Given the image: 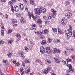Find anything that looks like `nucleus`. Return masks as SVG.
Masks as SVG:
<instances>
[{"label": "nucleus", "mask_w": 75, "mask_h": 75, "mask_svg": "<svg viewBox=\"0 0 75 75\" xmlns=\"http://www.w3.org/2000/svg\"><path fill=\"white\" fill-rule=\"evenodd\" d=\"M16 36V37H17L18 38H21V36H20V35L19 33L17 34Z\"/></svg>", "instance_id": "nucleus-20"}, {"label": "nucleus", "mask_w": 75, "mask_h": 75, "mask_svg": "<svg viewBox=\"0 0 75 75\" xmlns=\"http://www.w3.org/2000/svg\"><path fill=\"white\" fill-rule=\"evenodd\" d=\"M24 52H21L20 53V56L22 59H24L25 58V56H24Z\"/></svg>", "instance_id": "nucleus-5"}, {"label": "nucleus", "mask_w": 75, "mask_h": 75, "mask_svg": "<svg viewBox=\"0 0 75 75\" xmlns=\"http://www.w3.org/2000/svg\"><path fill=\"white\" fill-rule=\"evenodd\" d=\"M52 30H53V31L54 33H55L57 32V29L55 28H52Z\"/></svg>", "instance_id": "nucleus-27"}, {"label": "nucleus", "mask_w": 75, "mask_h": 75, "mask_svg": "<svg viewBox=\"0 0 75 75\" xmlns=\"http://www.w3.org/2000/svg\"><path fill=\"white\" fill-rule=\"evenodd\" d=\"M48 72V71L47 70H45L43 71L44 74H47Z\"/></svg>", "instance_id": "nucleus-31"}, {"label": "nucleus", "mask_w": 75, "mask_h": 75, "mask_svg": "<svg viewBox=\"0 0 75 75\" xmlns=\"http://www.w3.org/2000/svg\"><path fill=\"white\" fill-rule=\"evenodd\" d=\"M19 5L21 8V10H23L24 9V6H23V5L21 4V3H19Z\"/></svg>", "instance_id": "nucleus-12"}, {"label": "nucleus", "mask_w": 75, "mask_h": 75, "mask_svg": "<svg viewBox=\"0 0 75 75\" xmlns=\"http://www.w3.org/2000/svg\"><path fill=\"white\" fill-rule=\"evenodd\" d=\"M38 23L39 24H41V23H42V21H41V20L40 19H38Z\"/></svg>", "instance_id": "nucleus-22"}, {"label": "nucleus", "mask_w": 75, "mask_h": 75, "mask_svg": "<svg viewBox=\"0 0 75 75\" xmlns=\"http://www.w3.org/2000/svg\"><path fill=\"white\" fill-rule=\"evenodd\" d=\"M57 49H55V50H54L53 52L54 54H55V53L57 52Z\"/></svg>", "instance_id": "nucleus-47"}, {"label": "nucleus", "mask_w": 75, "mask_h": 75, "mask_svg": "<svg viewBox=\"0 0 75 75\" xmlns=\"http://www.w3.org/2000/svg\"><path fill=\"white\" fill-rule=\"evenodd\" d=\"M32 26L33 27H36V25L35 24L32 25Z\"/></svg>", "instance_id": "nucleus-60"}, {"label": "nucleus", "mask_w": 75, "mask_h": 75, "mask_svg": "<svg viewBox=\"0 0 75 75\" xmlns=\"http://www.w3.org/2000/svg\"><path fill=\"white\" fill-rule=\"evenodd\" d=\"M23 71V68H21L20 70V72H22Z\"/></svg>", "instance_id": "nucleus-59"}, {"label": "nucleus", "mask_w": 75, "mask_h": 75, "mask_svg": "<svg viewBox=\"0 0 75 75\" xmlns=\"http://www.w3.org/2000/svg\"><path fill=\"white\" fill-rule=\"evenodd\" d=\"M28 14L29 17L30 19H31V16L32 18L34 19V20H35L36 19V17H37L38 16H34V15H33V13H31L30 11H29L28 12Z\"/></svg>", "instance_id": "nucleus-3"}, {"label": "nucleus", "mask_w": 75, "mask_h": 75, "mask_svg": "<svg viewBox=\"0 0 75 75\" xmlns=\"http://www.w3.org/2000/svg\"><path fill=\"white\" fill-rule=\"evenodd\" d=\"M35 33L36 34H37L38 35H41V34H42V32H41V31H40L36 32Z\"/></svg>", "instance_id": "nucleus-14"}, {"label": "nucleus", "mask_w": 75, "mask_h": 75, "mask_svg": "<svg viewBox=\"0 0 75 75\" xmlns=\"http://www.w3.org/2000/svg\"><path fill=\"white\" fill-rule=\"evenodd\" d=\"M16 16H17V17H20L21 16V15H20V14H18V13L16 14Z\"/></svg>", "instance_id": "nucleus-44"}, {"label": "nucleus", "mask_w": 75, "mask_h": 75, "mask_svg": "<svg viewBox=\"0 0 75 75\" xmlns=\"http://www.w3.org/2000/svg\"><path fill=\"white\" fill-rule=\"evenodd\" d=\"M48 41L49 42H51V41H52V40H51V38H49L48 39Z\"/></svg>", "instance_id": "nucleus-58"}, {"label": "nucleus", "mask_w": 75, "mask_h": 75, "mask_svg": "<svg viewBox=\"0 0 75 75\" xmlns=\"http://www.w3.org/2000/svg\"><path fill=\"white\" fill-rule=\"evenodd\" d=\"M57 13L56 12V11H54L53 12V15H55V14H56Z\"/></svg>", "instance_id": "nucleus-57"}, {"label": "nucleus", "mask_w": 75, "mask_h": 75, "mask_svg": "<svg viewBox=\"0 0 75 75\" xmlns=\"http://www.w3.org/2000/svg\"><path fill=\"white\" fill-rule=\"evenodd\" d=\"M20 40V38H18V39H16V43H18V41H19Z\"/></svg>", "instance_id": "nucleus-37"}, {"label": "nucleus", "mask_w": 75, "mask_h": 75, "mask_svg": "<svg viewBox=\"0 0 75 75\" xmlns=\"http://www.w3.org/2000/svg\"><path fill=\"white\" fill-rule=\"evenodd\" d=\"M13 40H9L8 41V43L9 44H11L13 43Z\"/></svg>", "instance_id": "nucleus-17"}, {"label": "nucleus", "mask_w": 75, "mask_h": 75, "mask_svg": "<svg viewBox=\"0 0 75 75\" xmlns=\"http://www.w3.org/2000/svg\"><path fill=\"white\" fill-rule=\"evenodd\" d=\"M19 65H20V64H19V63H17L15 64V66L16 67H17Z\"/></svg>", "instance_id": "nucleus-48"}, {"label": "nucleus", "mask_w": 75, "mask_h": 75, "mask_svg": "<svg viewBox=\"0 0 75 75\" xmlns=\"http://www.w3.org/2000/svg\"><path fill=\"white\" fill-rule=\"evenodd\" d=\"M40 51L42 54H44L46 52V50H45V48L44 46H41L40 49Z\"/></svg>", "instance_id": "nucleus-4"}, {"label": "nucleus", "mask_w": 75, "mask_h": 75, "mask_svg": "<svg viewBox=\"0 0 75 75\" xmlns=\"http://www.w3.org/2000/svg\"><path fill=\"white\" fill-rule=\"evenodd\" d=\"M72 28L71 27V26H69V28L68 30H66L65 31V33L66 34H69L70 33L72 34Z\"/></svg>", "instance_id": "nucleus-2"}, {"label": "nucleus", "mask_w": 75, "mask_h": 75, "mask_svg": "<svg viewBox=\"0 0 75 75\" xmlns=\"http://www.w3.org/2000/svg\"><path fill=\"white\" fill-rule=\"evenodd\" d=\"M25 48L26 51H28L29 50V48L27 47H25Z\"/></svg>", "instance_id": "nucleus-41"}, {"label": "nucleus", "mask_w": 75, "mask_h": 75, "mask_svg": "<svg viewBox=\"0 0 75 75\" xmlns=\"http://www.w3.org/2000/svg\"><path fill=\"white\" fill-rule=\"evenodd\" d=\"M56 41H57V42L59 43V42H61V40H60L58 39H57L56 40Z\"/></svg>", "instance_id": "nucleus-54"}, {"label": "nucleus", "mask_w": 75, "mask_h": 75, "mask_svg": "<svg viewBox=\"0 0 75 75\" xmlns=\"http://www.w3.org/2000/svg\"><path fill=\"white\" fill-rule=\"evenodd\" d=\"M48 33V29H45L42 31V34H47Z\"/></svg>", "instance_id": "nucleus-11"}, {"label": "nucleus", "mask_w": 75, "mask_h": 75, "mask_svg": "<svg viewBox=\"0 0 75 75\" xmlns=\"http://www.w3.org/2000/svg\"><path fill=\"white\" fill-rule=\"evenodd\" d=\"M0 2H6V0H0Z\"/></svg>", "instance_id": "nucleus-49"}, {"label": "nucleus", "mask_w": 75, "mask_h": 75, "mask_svg": "<svg viewBox=\"0 0 75 75\" xmlns=\"http://www.w3.org/2000/svg\"><path fill=\"white\" fill-rule=\"evenodd\" d=\"M52 17V15H50L49 16V17H48V18L49 19H51Z\"/></svg>", "instance_id": "nucleus-40"}, {"label": "nucleus", "mask_w": 75, "mask_h": 75, "mask_svg": "<svg viewBox=\"0 0 75 75\" xmlns=\"http://www.w3.org/2000/svg\"><path fill=\"white\" fill-rule=\"evenodd\" d=\"M54 9H52L51 10V11L52 12H52H54Z\"/></svg>", "instance_id": "nucleus-61"}, {"label": "nucleus", "mask_w": 75, "mask_h": 75, "mask_svg": "<svg viewBox=\"0 0 75 75\" xmlns=\"http://www.w3.org/2000/svg\"><path fill=\"white\" fill-rule=\"evenodd\" d=\"M37 74H38V75H42V74L41 73H39V72H38V73H37Z\"/></svg>", "instance_id": "nucleus-64"}, {"label": "nucleus", "mask_w": 75, "mask_h": 75, "mask_svg": "<svg viewBox=\"0 0 75 75\" xmlns=\"http://www.w3.org/2000/svg\"><path fill=\"white\" fill-rule=\"evenodd\" d=\"M62 22V24L63 25H66V23H67V20L65 19H63L61 21Z\"/></svg>", "instance_id": "nucleus-6"}, {"label": "nucleus", "mask_w": 75, "mask_h": 75, "mask_svg": "<svg viewBox=\"0 0 75 75\" xmlns=\"http://www.w3.org/2000/svg\"><path fill=\"white\" fill-rule=\"evenodd\" d=\"M66 60L67 61V62H72V59H66Z\"/></svg>", "instance_id": "nucleus-28"}, {"label": "nucleus", "mask_w": 75, "mask_h": 75, "mask_svg": "<svg viewBox=\"0 0 75 75\" xmlns=\"http://www.w3.org/2000/svg\"><path fill=\"white\" fill-rule=\"evenodd\" d=\"M62 62L63 63H64V64H68V62L67 61H64V60H63L62 61Z\"/></svg>", "instance_id": "nucleus-25"}, {"label": "nucleus", "mask_w": 75, "mask_h": 75, "mask_svg": "<svg viewBox=\"0 0 75 75\" xmlns=\"http://www.w3.org/2000/svg\"><path fill=\"white\" fill-rule=\"evenodd\" d=\"M45 62H46L47 64H51V61L50 60H45Z\"/></svg>", "instance_id": "nucleus-16"}, {"label": "nucleus", "mask_w": 75, "mask_h": 75, "mask_svg": "<svg viewBox=\"0 0 75 75\" xmlns=\"http://www.w3.org/2000/svg\"><path fill=\"white\" fill-rule=\"evenodd\" d=\"M3 61L4 63H6V62H7V61L6 60H3Z\"/></svg>", "instance_id": "nucleus-55"}, {"label": "nucleus", "mask_w": 75, "mask_h": 75, "mask_svg": "<svg viewBox=\"0 0 75 75\" xmlns=\"http://www.w3.org/2000/svg\"><path fill=\"white\" fill-rule=\"evenodd\" d=\"M13 9L15 11H18L19 10V7L17 6H15L13 8Z\"/></svg>", "instance_id": "nucleus-9"}, {"label": "nucleus", "mask_w": 75, "mask_h": 75, "mask_svg": "<svg viewBox=\"0 0 75 75\" xmlns=\"http://www.w3.org/2000/svg\"><path fill=\"white\" fill-rule=\"evenodd\" d=\"M39 64L40 65H43V63L41 61L39 62Z\"/></svg>", "instance_id": "nucleus-51"}, {"label": "nucleus", "mask_w": 75, "mask_h": 75, "mask_svg": "<svg viewBox=\"0 0 75 75\" xmlns=\"http://www.w3.org/2000/svg\"><path fill=\"white\" fill-rule=\"evenodd\" d=\"M66 16L67 18H71L72 17V15L70 12H67L66 14Z\"/></svg>", "instance_id": "nucleus-7"}, {"label": "nucleus", "mask_w": 75, "mask_h": 75, "mask_svg": "<svg viewBox=\"0 0 75 75\" xmlns=\"http://www.w3.org/2000/svg\"><path fill=\"white\" fill-rule=\"evenodd\" d=\"M72 34H71V33H70L69 34H66L65 35V37L67 39H68L69 38V37H71V36L72 35Z\"/></svg>", "instance_id": "nucleus-8"}, {"label": "nucleus", "mask_w": 75, "mask_h": 75, "mask_svg": "<svg viewBox=\"0 0 75 75\" xmlns=\"http://www.w3.org/2000/svg\"><path fill=\"white\" fill-rule=\"evenodd\" d=\"M1 27L2 28V29H3V30H4V26H1Z\"/></svg>", "instance_id": "nucleus-63"}, {"label": "nucleus", "mask_w": 75, "mask_h": 75, "mask_svg": "<svg viewBox=\"0 0 75 75\" xmlns=\"http://www.w3.org/2000/svg\"><path fill=\"white\" fill-rule=\"evenodd\" d=\"M24 62L25 63H30V62L28 61V60L26 59L25 60Z\"/></svg>", "instance_id": "nucleus-34"}, {"label": "nucleus", "mask_w": 75, "mask_h": 75, "mask_svg": "<svg viewBox=\"0 0 75 75\" xmlns=\"http://www.w3.org/2000/svg\"><path fill=\"white\" fill-rule=\"evenodd\" d=\"M12 23L13 24H17V20L16 19H13L12 20Z\"/></svg>", "instance_id": "nucleus-19"}, {"label": "nucleus", "mask_w": 75, "mask_h": 75, "mask_svg": "<svg viewBox=\"0 0 75 75\" xmlns=\"http://www.w3.org/2000/svg\"><path fill=\"white\" fill-rule=\"evenodd\" d=\"M30 3L31 4H34V1L33 0H30Z\"/></svg>", "instance_id": "nucleus-29"}, {"label": "nucleus", "mask_w": 75, "mask_h": 75, "mask_svg": "<svg viewBox=\"0 0 75 75\" xmlns=\"http://www.w3.org/2000/svg\"><path fill=\"white\" fill-rule=\"evenodd\" d=\"M0 24H1V25H0L1 27V26H3V23H2V22H1Z\"/></svg>", "instance_id": "nucleus-62"}, {"label": "nucleus", "mask_w": 75, "mask_h": 75, "mask_svg": "<svg viewBox=\"0 0 75 75\" xmlns=\"http://www.w3.org/2000/svg\"><path fill=\"white\" fill-rule=\"evenodd\" d=\"M11 1H12L13 3H16L17 1L16 0H11Z\"/></svg>", "instance_id": "nucleus-45"}, {"label": "nucleus", "mask_w": 75, "mask_h": 75, "mask_svg": "<svg viewBox=\"0 0 75 75\" xmlns=\"http://www.w3.org/2000/svg\"><path fill=\"white\" fill-rule=\"evenodd\" d=\"M12 62H13V64H16V60H14L12 61Z\"/></svg>", "instance_id": "nucleus-56"}, {"label": "nucleus", "mask_w": 75, "mask_h": 75, "mask_svg": "<svg viewBox=\"0 0 75 75\" xmlns=\"http://www.w3.org/2000/svg\"><path fill=\"white\" fill-rule=\"evenodd\" d=\"M43 18L45 20H47V17H46L45 16H43Z\"/></svg>", "instance_id": "nucleus-50"}, {"label": "nucleus", "mask_w": 75, "mask_h": 75, "mask_svg": "<svg viewBox=\"0 0 75 75\" xmlns=\"http://www.w3.org/2000/svg\"><path fill=\"white\" fill-rule=\"evenodd\" d=\"M0 44H4V41L1 40H0Z\"/></svg>", "instance_id": "nucleus-33"}, {"label": "nucleus", "mask_w": 75, "mask_h": 75, "mask_svg": "<svg viewBox=\"0 0 75 75\" xmlns=\"http://www.w3.org/2000/svg\"><path fill=\"white\" fill-rule=\"evenodd\" d=\"M34 11L35 14L36 15H38V16H39L41 14V12L44 13H45L47 10L45 8H43L42 9V8L39 7L37 8H35Z\"/></svg>", "instance_id": "nucleus-1"}, {"label": "nucleus", "mask_w": 75, "mask_h": 75, "mask_svg": "<svg viewBox=\"0 0 75 75\" xmlns=\"http://www.w3.org/2000/svg\"><path fill=\"white\" fill-rule=\"evenodd\" d=\"M1 34L2 36L4 35V32L3 31V30H1Z\"/></svg>", "instance_id": "nucleus-42"}, {"label": "nucleus", "mask_w": 75, "mask_h": 75, "mask_svg": "<svg viewBox=\"0 0 75 75\" xmlns=\"http://www.w3.org/2000/svg\"><path fill=\"white\" fill-rule=\"evenodd\" d=\"M54 60H55V61L56 62V63H60V60H59L58 59L54 58Z\"/></svg>", "instance_id": "nucleus-15"}, {"label": "nucleus", "mask_w": 75, "mask_h": 75, "mask_svg": "<svg viewBox=\"0 0 75 75\" xmlns=\"http://www.w3.org/2000/svg\"><path fill=\"white\" fill-rule=\"evenodd\" d=\"M5 16L6 18V19H7V18H8V15L7 14H6L5 15Z\"/></svg>", "instance_id": "nucleus-46"}, {"label": "nucleus", "mask_w": 75, "mask_h": 75, "mask_svg": "<svg viewBox=\"0 0 75 75\" xmlns=\"http://www.w3.org/2000/svg\"><path fill=\"white\" fill-rule=\"evenodd\" d=\"M30 71V69L29 68L26 71V73H28Z\"/></svg>", "instance_id": "nucleus-38"}, {"label": "nucleus", "mask_w": 75, "mask_h": 75, "mask_svg": "<svg viewBox=\"0 0 75 75\" xmlns=\"http://www.w3.org/2000/svg\"><path fill=\"white\" fill-rule=\"evenodd\" d=\"M8 34H10V33H12V30L11 29H9L8 30Z\"/></svg>", "instance_id": "nucleus-30"}, {"label": "nucleus", "mask_w": 75, "mask_h": 75, "mask_svg": "<svg viewBox=\"0 0 75 75\" xmlns=\"http://www.w3.org/2000/svg\"><path fill=\"white\" fill-rule=\"evenodd\" d=\"M71 58L73 59H75V56H71Z\"/></svg>", "instance_id": "nucleus-35"}, {"label": "nucleus", "mask_w": 75, "mask_h": 75, "mask_svg": "<svg viewBox=\"0 0 75 75\" xmlns=\"http://www.w3.org/2000/svg\"><path fill=\"white\" fill-rule=\"evenodd\" d=\"M46 43V42L44 40H43L41 42V44L42 45H44V44H45Z\"/></svg>", "instance_id": "nucleus-26"}, {"label": "nucleus", "mask_w": 75, "mask_h": 75, "mask_svg": "<svg viewBox=\"0 0 75 75\" xmlns=\"http://www.w3.org/2000/svg\"><path fill=\"white\" fill-rule=\"evenodd\" d=\"M51 50V48L50 47H48L47 48H46V52H47V53H48V52H50V50Z\"/></svg>", "instance_id": "nucleus-10"}, {"label": "nucleus", "mask_w": 75, "mask_h": 75, "mask_svg": "<svg viewBox=\"0 0 75 75\" xmlns=\"http://www.w3.org/2000/svg\"><path fill=\"white\" fill-rule=\"evenodd\" d=\"M61 52V50H60L58 49L57 50V52L58 53H59Z\"/></svg>", "instance_id": "nucleus-53"}, {"label": "nucleus", "mask_w": 75, "mask_h": 75, "mask_svg": "<svg viewBox=\"0 0 75 75\" xmlns=\"http://www.w3.org/2000/svg\"><path fill=\"white\" fill-rule=\"evenodd\" d=\"M12 54L13 53L9 52L7 54V55H8V57H10L12 55Z\"/></svg>", "instance_id": "nucleus-18"}, {"label": "nucleus", "mask_w": 75, "mask_h": 75, "mask_svg": "<svg viewBox=\"0 0 75 75\" xmlns=\"http://www.w3.org/2000/svg\"><path fill=\"white\" fill-rule=\"evenodd\" d=\"M13 2L12 1H11V0L10 1L8 2V4L9 5V6H11L13 5Z\"/></svg>", "instance_id": "nucleus-21"}, {"label": "nucleus", "mask_w": 75, "mask_h": 75, "mask_svg": "<svg viewBox=\"0 0 75 75\" xmlns=\"http://www.w3.org/2000/svg\"><path fill=\"white\" fill-rule=\"evenodd\" d=\"M67 66L69 67V69H72V67L71 64H69V65H67Z\"/></svg>", "instance_id": "nucleus-32"}, {"label": "nucleus", "mask_w": 75, "mask_h": 75, "mask_svg": "<svg viewBox=\"0 0 75 75\" xmlns=\"http://www.w3.org/2000/svg\"><path fill=\"white\" fill-rule=\"evenodd\" d=\"M65 4L66 5H69L70 4V2L69 1H66Z\"/></svg>", "instance_id": "nucleus-39"}, {"label": "nucleus", "mask_w": 75, "mask_h": 75, "mask_svg": "<svg viewBox=\"0 0 75 75\" xmlns=\"http://www.w3.org/2000/svg\"><path fill=\"white\" fill-rule=\"evenodd\" d=\"M11 9L12 10V11L13 13H14V9H13V6H12L11 8Z\"/></svg>", "instance_id": "nucleus-52"}, {"label": "nucleus", "mask_w": 75, "mask_h": 75, "mask_svg": "<svg viewBox=\"0 0 75 75\" xmlns=\"http://www.w3.org/2000/svg\"><path fill=\"white\" fill-rule=\"evenodd\" d=\"M51 69V67H50V66H49L48 67V68L47 69V71H48V72H49V71H50Z\"/></svg>", "instance_id": "nucleus-24"}, {"label": "nucleus", "mask_w": 75, "mask_h": 75, "mask_svg": "<svg viewBox=\"0 0 75 75\" xmlns=\"http://www.w3.org/2000/svg\"><path fill=\"white\" fill-rule=\"evenodd\" d=\"M40 61H41V60H40L38 59L36 60V62H37V63H40Z\"/></svg>", "instance_id": "nucleus-36"}, {"label": "nucleus", "mask_w": 75, "mask_h": 75, "mask_svg": "<svg viewBox=\"0 0 75 75\" xmlns=\"http://www.w3.org/2000/svg\"><path fill=\"white\" fill-rule=\"evenodd\" d=\"M73 51H74L73 48H71L69 49V51H70V52H72Z\"/></svg>", "instance_id": "nucleus-43"}, {"label": "nucleus", "mask_w": 75, "mask_h": 75, "mask_svg": "<svg viewBox=\"0 0 75 75\" xmlns=\"http://www.w3.org/2000/svg\"><path fill=\"white\" fill-rule=\"evenodd\" d=\"M21 21L22 24H24V18H23V17L21 18Z\"/></svg>", "instance_id": "nucleus-23"}, {"label": "nucleus", "mask_w": 75, "mask_h": 75, "mask_svg": "<svg viewBox=\"0 0 75 75\" xmlns=\"http://www.w3.org/2000/svg\"><path fill=\"white\" fill-rule=\"evenodd\" d=\"M74 72V70L71 69H67L66 70V72L67 73H69V72Z\"/></svg>", "instance_id": "nucleus-13"}]
</instances>
